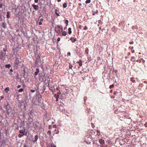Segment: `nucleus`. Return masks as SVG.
Returning a JSON list of instances; mask_svg holds the SVG:
<instances>
[{
  "mask_svg": "<svg viewBox=\"0 0 147 147\" xmlns=\"http://www.w3.org/2000/svg\"><path fill=\"white\" fill-rule=\"evenodd\" d=\"M69 67V69H71L72 67V65L71 64H70Z\"/></svg>",
  "mask_w": 147,
  "mask_h": 147,
  "instance_id": "nucleus-32",
  "label": "nucleus"
},
{
  "mask_svg": "<svg viewBox=\"0 0 147 147\" xmlns=\"http://www.w3.org/2000/svg\"><path fill=\"white\" fill-rule=\"evenodd\" d=\"M24 136V135H22V134H19L18 135V136L19 138H21L22 136Z\"/></svg>",
  "mask_w": 147,
  "mask_h": 147,
  "instance_id": "nucleus-31",
  "label": "nucleus"
},
{
  "mask_svg": "<svg viewBox=\"0 0 147 147\" xmlns=\"http://www.w3.org/2000/svg\"><path fill=\"white\" fill-rule=\"evenodd\" d=\"M5 66L6 68H9L11 67V65L9 64H6Z\"/></svg>",
  "mask_w": 147,
  "mask_h": 147,
  "instance_id": "nucleus-20",
  "label": "nucleus"
},
{
  "mask_svg": "<svg viewBox=\"0 0 147 147\" xmlns=\"http://www.w3.org/2000/svg\"><path fill=\"white\" fill-rule=\"evenodd\" d=\"M93 13L92 14V15L93 16L95 15V13H98V11L97 10H96L95 12H93Z\"/></svg>",
  "mask_w": 147,
  "mask_h": 147,
  "instance_id": "nucleus-22",
  "label": "nucleus"
},
{
  "mask_svg": "<svg viewBox=\"0 0 147 147\" xmlns=\"http://www.w3.org/2000/svg\"><path fill=\"white\" fill-rule=\"evenodd\" d=\"M56 90H59V88L58 87L57 88H56Z\"/></svg>",
  "mask_w": 147,
  "mask_h": 147,
  "instance_id": "nucleus-59",
  "label": "nucleus"
},
{
  "mask_svg": "<svg viewBox=\"0 0 147 147\" xmlns=\"http://www.w3.org/2000/svg\"><path fill=\"white\" fill-rule=\"evenodd\" d=\"M2 26L4 28H7V24L5 22H3Z\"/></svg>",
  "mask_w": 147,
  "mask_h": 147,
  "instance_id": "nucleus-10",
  "label": "nucleus"
},
{
  "mask_svg": "<svg viewBox=\"0 0 147 147\" xmlns=\"http://www.w3.org/2000/svg\"><path fill=\"white\" fill-rule=\"evenodd\" d=\"M67 34V32L65 31H63L62 32V36H65Z\"/></svg>",
  "mask_w": 147,
  "mask_h": 147,
  "instance_id": "nucleus-15",
  "label": "nucleus"
},
{
  "mask_svg": "<svg viewBox=\"0 0 147 147\" xmlns=\"http://www.w3.org/2000/svg\"><path fill=\"white\" fill-rule=\"evenodd\" d=\"M98 23H100L101 22V21L100 20H99L98 21Z\"/></svg>",
  "mask_w": 147,
  "mask_h": 147,
  "instance_id": "nucleus-53",
  "label": "nucleus"
},
{
  "mask_svg": "<svg viewBox=\"0 0 147 147\" xmlns=\"http://www.w3.org/2000/svg\"><path fill=\"white\" fill-rule=\"evenodd\" d=\"M3 51L5 52L7 51V49H6L4 48L3 49Z\"/></svg>",
  "mask_w": 147,
  "mask_h": 147,
  "instance_id": "nucleus-40",
  "label": "nucleus"
},
{
  "mask_svg": "<svg viewBox=\"0 0 147 147\" xmlns=\"http://www.w3.org/2000/svg\"><path fill=\"white\" fill-rule=\"evenodd\" d=\"M135 59V57H134V56L132 57L131 58V59H130L131 61H133L134 62L135 61V60L134 59Z\"/></svg>",
  "mask_w": 147,
  "mask_h": 147,
  "instance_id": "nucleus-17",
  "label": "nucleus"
},
{
  "mask_svg": "<svg viewBox=\"0 0 147 147\" xmlns=\"http://www.w3.org/2000/svg\"><path fill=\"white\" fill-rule=\"evenodd\" d=\"M19 31V30L18 29L16 30V32H18Z\"/></svg>",
  "mask_w": 147,
  "mask_h": 147,
  "instance_id": "nucleus-64",
  "label": "nucleus"
},
{
  "mask_svg": "<svg viewBox=\"0 0 147 147\" xmlns=\"http://www.w3.org/2000/svg\"><path fill=\"white\" fill-rule=\"evenodd\" d=\"M84 100L85 101L86 99H87V98L86 97H84Z\"/></svg>",
  "mask_w": 147,
  "mask_h": 147,
  "instance_id": "nucleus-57",
  "label": "nucleus"
},
{
  "mask_svg": "<svg viewBox=\"0 0 147 147\" xmlns=\"http://www.w3.org/2000/svg\"><path fill=\"white\" fill-rule=\"evenodd\" d=\"M63 30V28H61L59 25H57L55 28V31L59 34H61Z\"/></svg>",
  "mask_w": 147,
  "mask_h": 147,
  "instance_id": "nucleus-1",
  "label": "nucleus"
},
{
  "mask_svg": "<svg viewBox=\"0 0 147 147\" xmlns=\"http://www.w3.org/2000/svg\"><path fill=\"white\" fill-rule=\"evenodd\" d=\"M58 2H60L61 1V0H57Z\"/></svg>",
  "mask_w": 147,
  "mask_h": 147,
  "instance_id": "nucleus-61",
  "label": "nucleus"
},
{
  "mask_svg": "<svg viewBox=\"0 0 147 147\" xmlns=\"http://www.w3.org/2000/svg\"><path fill=\"white\" fill-rule=\"evenodd\" d=\"M90 2H91L90 0H87L86 1L85 3H86L87 4V3H90Z\"/></svg>",
  "mask_w": 147,
  "mask_h": 147,
  "instance_id": "nucleus-24",
  "label": "nucleus"
},
{
  "mask_svg": "<svg viewBox=\"0 0 147 147\" xmlns=\"http://www.w3.org/2000/svg\"><path fill=\"white\" fill-rule=\"evenodd\" d=\"M23 135H24V136L25 135L26 136H27V132L25 128H24V131Z\"/></svg>",
  "mask_w": 147,
  "mask_h": 147,
  "instance_id": "nucleus-13",
  "label": "nucleus"
},
{
  "mask_svg": "<svg viewBox=\"0 0 147 147\" xmlns=\"http://www.w3.org/2000/svg\"><path fill=\"white\" fill-rule=\"evenodd\" d=\"M99 143L102 145L104 143V140L102 139H100L99 140Z\"/></svg>",
  "mask_w": 147,
  "mask_h": 147,
  "instance_id": "nucleus-7",
  "label": "nucleus"
},
{
  "mask_svg": "<svg viewBox=\"0 0 147 147\" xmlns=\"http://www.w3.org/2000/svg\"><path fill=\"white\" fill-rule=\"evenodd\" d=\"M69 21L68 20H65V23L66 24V26H67L68 25V23Z\"/></svg>",
  "mask_w": 147,
  "mask_h": 147,
  "instance_id": "nucleus-21",
  "label": "nucleus"
},
{
  "mask_svg": "<svg viewBox=\"0 0 147 147\" xmlns=\"http://www.w3.org/2000/svg\"><path fill=\"white\" fill-rule=\"evenodd\" d=\"M10 71L11 72H12L13 71V70L12 69H11L10 70Z\"/></svg>",
  "mask_w": 147,
  "mask_h": 147,
  "instance_id": "nucleus-60",
  "label": "nucleus"
},
{
  "mask_svg": "<svg viewBox=\"0 0 147 147\" xmlns=\"http://www.w3.org/2000/svg\"><path fill=\"white\" fill-rule=\"evenodd\" d=\"M40 17H39V18L40 19V22H42L43 21V19L42 18H40Z\"/></svg>",
  "mask_w": 147,
  "mask_h": 147,
  "instance_id": "nucleus-30",
  "label": "nucleus"
},
{
  "mask_svg": "<svg viewBox=\"0 0 147 147\" xmlns=\"http://www.w3.org/2000/svg\"><path fill=\"white\" fill-rule=\"evenodd\" d=\"M3 5V4H0V8H2V7Z\"/></svg>",
  "mask_w": 147,
  "mask_h": 147,
  "instance_id": "nucleus-45",
  "label": "nucleus"
},
{
  "mask_svg": "<svg viewBox=\"0 0 147 147\" xmlns=\"http://www.w3.org/2000/svg\"><path fill=\"white\" fill-rule=\"evenodd\" d=\"M78 5L80 6H81L82 5V4L81 3H79V4H78Z\"/></svg>",
  "mask_w": 147,
  "mask_h": 147,
  "instance_id": "nucleus-56",
  "label": "nucleus"
},
{
  "mask_svg": "<svg viewBox=\"0 0 147 147\" xmlns=\"http://www.w3.org/2000/svg\"><path fill=\"white\" fill-rule=\"evenodd\" d=\"M0 98H1V100L4 98V96H0Z\"/></svg>",
  "mask_w": 147,
  "mask_h": 147,
  "instance_id": "nucleus-43",
  "label": "nucleus"
},
{
  "mask_svg": "<svg viewBox=\"0 0 147 147\" xmlns=\"http://www.w3.org/2000/svg\"><path fill=\"white\" fill-rule=\"evenodd\" d=\"M114 85L113 84H112L111 85L109 86V88L110 89H111L112 88H113L114 87Z\"/></svg>",
  "mask_w": 147,
  "mask_h": 147,
  "instance_id": "nucleus-26",
  "label": "nucleus"
},
{
  "mask_svg": "<svg viewBox=\"0 0 147 147\" xmlns=\"http://www.w3.org/2000/svg\"><path fill=\"white\" fill-rule=\"evenodd\" d=\"M141 59L142 60V61L143 62H144L145 61L142 58H141Z\"/></svg>",
  "mask_w": 147,
  "mask_h": 147,
  "instance_id": "nucleus-51",
  "label": "nucleus"
},
{
  "mask_svg": "<svg viewBox=\"0 0 147 147\" xmlns=\"http://www.w3.org/2000/svg\"><path fill=\"white\" fill-rule=\"evenodd\" d=\"M129 48H131V50H132V49H133L134 48V47H129Z\"/></svg>",
  "mask_w": 147,
  "mask_h": 147,
  "instance_id": "nucleus-50",
  "label": "nucleus"
},
{
  "mask_svg": "<svg viewBox=\"0 0 147 147\" xmlns=\"http://www.w3.org/2000/svg\"><path fill=\"white\" fill-rule=\"evenodd\" d=\"M30 91L32 92H35V90H31Z\"/></svg>",
  "mask_w": 147,
  "mask_h": 147,
  "instance_id": "nucleus-35",
  "label": "nucleus"
},
{
  "mask_svg": "<svg viewBox=\"0 0 147 147\" xmlns=\"http://www.w3.org/2000/svg\"><path fill=\"white\" fill-rule=\"evenodd\" d=\"M36 63H37L38 61H39L40 60V58L39 56L37 55V56L36 57Z\"/></svg>",
  "mask_w": 147,
  "mask_h": 147,
  "instance_id": "nucleus-6",
  "label": "nucleus"
},
{
  "mask_svg": "<svg viewBox=\"0 0 147 147\" xmlns=\"http://www.w3.org/2000/svg\"><path fill=\"white\" fill-rule=\"evenodd\" d=\"M117 93V92H114L113 93V94L114 95H116Z\"/></svg>",
  "mask_w": 147,
  "mask_h": 147,
  "instance_id": "nucleus-36",
  "label": "nucleus"
},
{
  "mask_svg": "<svg viewBox=\"0 0 147 147\" xmlns=\"http://www.w3.org/2000/svg\"><path fill=\"white\" fill-rule=\"evenodd\" d=\"M0 58L1 59H3V55H2V56L0 57Z\"/></svg>",
  "mask_w": 147,
  "mask_h": 147,
  "instance_id": "nucleus-55",
  "label": "nucleus"
},
{
  "mask_svg": "<svg viewBox=\"0 0 147 147\" xmlns=\"http://www.w3.org/2000/svg\"><path fill=\"white\" fill-rule=\"evenodd\" d=\"M10 11H8L7 12L6 16H7V18L8 19H9L10 18Z\"/></svg>",
  "mask_w": 147,
  "mask_h": 147,
  "instance_id": "nucleus-9",
  "label": "nucleus"
},
{
  "mask_svg": "<svg viewBox=\"0 0 147 147\" xmlns=\"http://www.w3.org/2000/svg\"><path fill=\"white\" fill-rule=\"evenodd\" d=\"M131 53H134V52H135V51H134V50H132L131 51Z\"/></svg>",
  "mask_w": 147,
  "mask_h": 147,
  "instance_id": "nucleus-48",
  "label": "nucleus"
},
{
  "mask_svg": "<svg viewBox=\"0 0 147 147\" xmlns=\"http://www.w3.org/2000/svg\"><path fill=\"white\" fill-rule=\"evenodd\" d=\"M144 126L146 127H147V123H146L145 124H144Z\"/></svg>",
  "mask_w": 147,
  "mask_h": 147,
  "instance_id": "nucleus-54",
  "label": "nucleus"
},
{
  "mask_svg": "<svg viewBox=\"0 0 147 147\" xmlns=\"http://www.w3.org/2000/svg\"><path fill=\"white\" fill-rule=\"evenodd\" d=\"M110 93H112V92H113V91H112V90H111L110 91Z\"/></svg>",
  "mask_w": 147,
  "mask_h": 147,
  "instance_id": "nucleus-62",
  "label": "nucleus"
},
{
  "mask_svg": "<svg viewBox=\"0 0 147 147\" xmlns=\"http://www.w3.org/2000/svg\"><path fill=\"white\" fill-rule=\"evenodd\" d=\"M32 7H33L34 9L37 10L38 9V5H36L34 4L32 5Z\"/></svg>",
  "mask_w": 147,
  "mask_h": 147,
  "instance_id": "nucleus-4",
  "label": "nucleus"
},
{
  "mask_svg": "<svg viewBox=\"0 0 147 147\" xmlns=\"http://www.w3.org/2000/svg\"><path fill=\"white\" fill-rule=\"evenodd\" d=\"M54 97L56 98V101L57 102L58 101V98H59V96L58 94H54Z\"/></svg>",
  "mask_w": 147,
  "mask_h": 147,
  "instance_id": "nucleus-8",
  "label": "nucleus"
},
{
  "mask_svg": "<svg viewBox=\"0 0 147 147\" xmlns=\"http://www.w3.org/2000/svg\"><path fill=\"white\" fill-rule=\"evenodd\" d=\"M38 138V136L37 135H35L34 136V139L32 140V142L34 144L36 142Z\"/></svg>",
  "mask_w": 147,
  "mask_h": 147,
  "instance_id": "nucleus-3",
  "label": "nucleus"
},
{
  "mask_svg": "<svg viewBox=\"0 0 147 147\" xmlns=\"http://www.w3.org/2000/svg\"><path fill=\"white\" fill-rule=\"evenodd\" d=\"M70 40L72 42H75L76 40L77 39L76 38H73V37H71Z\"/></svg>",
  "mask_w": 147,
  "mask_h": 147,
  "instance_id": "nucleus-5",
  "label": "nucleus"
},
{
  "mask_svg": "<svg viewBox=\"0 0 147 147\" xmlns=\"http://www.w3.org/2000/svg\"><path fill=\"white\" fill-rule=\"evenodd\" d=\"M39 72V69L38 68H36V71L34 73L35 75L36 76L37 75Z\"/></svg>",
  "mask_w": 147,
  "mask_h": 147,
  "instance_id": "nucleus-12",
  "label": "nucleus"
},
{
  "mask_svg": "<svg viewBox=\"0 0 147 147\" xmlns=\"http://www.w3.org/2000/svg\"><path fill=\"white\" fill-rule=\"evenodd\" d=\"M67 55L69 56H70L71 55V53L70 52H68L67 53Z\"/></svg>",
  "mask_w": 147,
  "mask_h": 147,
  "instance_id": "nucleus-49",
  "label": "nucleus"
},
{
  "mask_svg": "<svg viewBox=\"0 0 147 147\" xmlns=\"http://www.w3.org/2000/svg\"><path fill=\"white\" fill-rule=\"evenodd\" d=\"M88 29V27L86 26H85L84 28V30H87Z\"/></svg>",
  "mask_w": 147,
  "mask_h": 147,
  "instance_id": "nucleus-33",
  "label": "nucleus"
},
{
  "mask_svg": "<svg viewBox=\"0 0 147 147\" xmlns=\"http://www.w3.org/2000/svg\"><path fill=\"white\" fill-rule=\"evenodd\" d=\"M24 131V130H20L19 131V132L20 134H23V132Z\"/></svg>",
  "mask_w": 147,
  "mask_h": 147,
  "instance_id": "nucleus-28",
  "label": "nucleus"
},
{
  "mask_svg": "<svg viewBox=\"0 0 147 147\" xmlns=\"http://www.w3.org/2000/svg\"><path fill=\"white\" fill-rule=\"evenodd\" d=\"M23 90L24 89L23 88H21L18 90V92H20L23 91Z\"/></svg>",
  "mask_w": 147,
  "mask_h": 147,
  "instance_id": "nucleus-23",
  "label": "nucleus"
},
{
  "mask_svg": "<svg viewBox=\"0 0 147 147\" xmlns=\"http://www.w3.org/2000/svg\"><path fill=\"white\" fill-rule=\"evenodd\" d=\"M49 129H50L52 127V125H50L49 126Z\"/></svg>",
  "mask_w": 147,
  "mask_h": 147,
  "instance_id": "nucleus-41",
  "label": "nucleus"
},
{
  "mask_svg": "<svg viewBox=\"0 0 147 147\" xmlns=\"http://www.w3.org/2000/svg\"><path fill=\"white\" fill-rule=\"evenodd\" d=\"M67 7V3H64L63 4V8H65Z\"/></svg>",
  "mask_w": 147,
  "mask_h": 147,
  "instance_id": "nucleus-18",
  "label": "nucleus"
},
{
  "mask_svg": "<svg viewBox=\"0 0 147 147\" xmlns=\"http://www.w3.org/2000/svg\"><path fill=\"white\" fill-rule=\"evenodd\" d=\"M39 25H41L42 24V22H40L38 23Z\"/></svg>",
  "mask_w": 147,
  "mask_h": 147,
  "instance_id": "nucleus-39",
  "label": "nucleus"
},
{
  "mask_svg": "<svg viewBox=\"0 0 147 147\" xmlns=\"http://www.w3.org/2000/svg\"><path fill=\"white\" fill-rule=\"evenodd\" d=\"M134 78H132L131 79V80L133 82H135V80H134Z\"/></svg>",
  "mask_w": 147,
  "mask_h": 147,
  "instance_id": "nucleus-25",
  "label": "nucleus"
},
{
  "mask_svg": "<svg viewBox=\"0 0 147 147\" xmlns=\"http://www.w3.org/2000/svg\"><path fill=\"white\" fill-rule=\"evenodd\" d=\"M19 58L18 56L16 57V59L15 61V63L17 65H18L19 64L20 61L19 60Z\"/></svg>",
  "mask_w": 147,
  "mask_h": 147,
  "instance_id": "nucleus-2",
  "label": "nucleus"
},
{
  "mask_svg": "<svg viewBox=\"0 0 147 147\" xmlns=\"http://www.w3.org/2000/svg\"><path fill=\"white\" fill-rule=\"evenodd\" d=\"M68 34H71V28H69L68 29Z\"/></svg>",
  "mask_w": 147,
  "mask_h": 147,
  "instance_id": "nucleus-16",
  "label": "nucleus"
},
{
  "mask_svg": "<svg viewBox=\"0 0 147 147\" xmlns=\"http://www.w3.org/2000/svg\"><path fill=\"white\" fill-rule=\"evenodd\" d=\"M55 14H56V15L57 16H59V14L57 12V10L55 11Z\"/></svg>",
  "mask_w": 147,
  "mask_h": 147,
  "instance_id": "nucleus-29",
  "label": "nucleus"
},
{
  "mask_svg": "<svg viewBox=\"0 0 147 147\" xmlns=\"http://www.w3.org/2000/svg\"><path fill=\"white\" fill-rule=\"evenodd\" d=\"M47 134L50 136L51 134V131L50 130L48 131L47 132Z\"/></svg>",
  "mask_w": 147,
  "mask_h": 147,
  "instance_id": "nucleus-27",
  "label": "nucleus"
},
{
  "mask_svg": "<svg viewBox=\"0 0 147 147\" xmlns=\"http://www.w3.org/2000/svg\"><path fill=\"white\" fill-rule=\"evenodd\" d=\"M136 61L140 63L141 62V61L140 60H136Z\"/></svg>",
  "mask_w": 147,
  "mask_h": 147,
  "instance_id": "nucleus-38",
  "label": "nucleus"
},
{
  "mask_svg": "<svg viewBox=\"0 0 147 147\" xmlns=\"http://www.w3.org/2000/svg\"><path fill=\"white\" fill-rule=\"evenodd\" d=\"M82 27V26L81 25H79L78 28H80V29H81Z\"/></svg>",
  "mask_w": 147,
  "mask_h": 147,
  "instance_id": "nucleus-37",
  "label": "nucleus"
},
{
  "mask_svg": "<svg viewBox=\"0 0 147 147\" xmlns=\"http://www.w3.org/2000/svg\"><path fill=\"white\" fill-rule=\"evenodd\" d=\"M21 87V86L20 85H18L17 86V88H19Z\"/></svg>",
  "mask_w": 147,
  "mask_h": 147,
  "instance_id": "nucleus-46",
  "label": "nucleus"
},
{
  "mask_svg": "<svg viewBox=\"0 0 147 147\" xmlns=\"http://www.w3.org/2000/svg\"><path fill=\"white\" fill-rule=\"evenodd\" d=\"M129 43L130 44H133L134 43V42L133 41H132V42H129Z\"/></svg>",
  "mask_w": 147,
  "mask_h": 147,
  "instance_id": "nucleus-47",
  "label": "nucleus"
},
{
  "mask_svg": "<svg viewBox=\"0 0 147 147\" xmlns=\"http://www.w3.org/2000/svg\"><path fill=\"white\" fill-rule=\"evenodd\" d=\"M67 28V27H65L64 28V30H65Z\"/></svg>",
  "mask_w": 147,
  "mask_h": 147,
  "instance_id": "nucleus-63",
  "label": "nucleus"
},
{
  "mask_svg": "<svg viewBox=\"0 0 147 147\" xmlns=\"http://www.w3.org/2000/svg\"><path fill=\"white\" fill-rule=\"evenodd\" d=\"M9 87H7V88H6L5 89V92L7 93L8 92V91H9Z\"/></svg>",
  "mask_w": 147,
  "mask_h": 147,
  "instance_id": "nucleus-14",
  "label": "nucleus"
},
{
  "mask_svg": "<svg viewBox=\"0 0 147 147\" xmlns=\"http://www.w3.org/2000/svg\"><path fill=\"white\" fill-rule=\"evenodd\" d=\"M59 131L58 130H57V132L56 133V134H58L59 133Z\"/></svg>",
  "mask_w": 147,
  "mask_h": 147,
  "instance_id": "nucleus-58",
  "label": "nucleus"
},
{
  "mask_svg": "<svg viewBox=\"0 0 147 147\" xmlns=\"http://www.w3.org/2000/svg\"><path fill=\"white\" fill-rule=\"evenodd\" d=\"M34 2L36 3H37L38 2V0H34Z\"/></svg>",
  "mask_w": 147,
  "mask_h": 147,
  "instance_id": "nucleus-44",
  "label": "nucleus"
},
{
  "mask_svg": "<svg viewBox=\"0 0 147 147\" xmlns=\"http://www.w3.org/2000/svg\"><path fill=\"white\" fill-rule=\"evenodd\" d=\"M89 49L88 48H86V49L85 53L87 54H88Z\"/></svg>",
  "mask_w": 147,
  "mask_h": 147,
  "instance_id": "nucleus-19",
  "label": "nucleus"
},
{
  "mask_svg": "<svg viewBox=\"0 0 147 147\" xmlns=\"http://www.w3.org/2000/svg\"><path fill=\"white\" fill-rule=\"evenodd\" d=\"M60 37L58 38L57 39V41L58 42H59L60 41Z\"/></svg>",
  "mask_w": 147,
  "mask_h": 147,
  "instance_id": "nucleus-34",
  "label": "nucleus"
},
{
  "mask_svg": "<svg viewBox=\"0 0 147 147\" xmlns=\"http://www.w3.org/2000/svg\"><path fill=\"white\" fill-rule=\"evenodd\" d=\"M77 62L78 63H79V65L80 67H81L82 66V61L81 60H80L79 61H78Z\"/></svg>",
  "mask_w": 147,
  "mask_h": 147,
  "instance_id": "nucleus-11",
  "label": "nucleus"
},
{
  "mask_svg": "<svg viewBox=\"0 0 147 147\" xmlns=\"http://www.w3.org/2000/svg\"><path fill=\"white\" fill-rule=\"evenodd\" d=\"M127 55H130V52H128L127 53Z\"/></svg>",
  "mask_w": 147,
  "mask_h": 147,
  "instance_id": "nucleus-52",
  "label": "nucleus"
},
{
  "mask_svg": "<svg viewBox=\"0 0 147 147\" xmlns=\"http://www.w3.org/2000/svg\"><path fill=\"white\" fill-rule=\"evenodd\" d=\"M53 127L54 128H56V126L55 125H53Z\"/></svg>",
  "mask_w": 147,
  "mask_h": 147,
  "instance_id": "nucleus-42",
  "label": "nucleus"
}]
</instances>
